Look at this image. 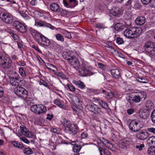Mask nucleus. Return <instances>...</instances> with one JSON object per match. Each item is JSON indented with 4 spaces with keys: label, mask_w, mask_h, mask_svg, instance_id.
Returning a JSON list of instances; mask_svg holds the SVG:
<instances>
[{
    "label": "nucleus",
    "mask_w": 155,
    "mask_h": 155,
    "mask_svg": "<svg viewBox=\"0 0 155 155\" xmlns=\"http://www.w3.org/2000/svg\"><path fill=\"white\" fill-rule=\"evenodd\" d=\"M61 122L64 127L65 130L67 132L70 131L74 135L77 134L78 131V127L74 124L65 118H63Z\"/></svg>",
    "instance_id": "obj_1"
},
{
    "label": "nucleus",
    "mask_w": 155,
    "mask_h": 155,
    "mask_svg": "<svg viewBox=\"0 0 155 155\" xmlns=\"http://www.w3.org/2000/svg\"><path fill=\"white\" fill-rule=\"evenodd\" d=\"M143 48L151 58L155 57V43L151 41H147L144 43Z\"/></svg>",
    "instance_id": "obj_2"
},
{
    "label": "nucleus",
    "mask_w": 155,
    "mask_h": 155,
    "mask_svg": "<svg viewBox=\"0 0 155 155\" xmlns=\"http://www.w3.org/2000/svg\"><path fill=\"white\" fill-rule=\"evenodd\" d=\"M12 65V60L6 55L5 53L0 51V65L3 68L8 69Z\"/></svg>",
    "instance_id": "obj_3"
},
{
    "label": "nucleus",
    "mask_w": 155,
    "mask_h": 155,
    "mask_svg": "<svg viewBox=\"0 0 155 155\" xmlns=\"http://www.w3.org/2000/svg\"><path fill=\"white\" fill-rule=\"evenodd\" d=\"M142 31L141 28L139 27H132L126 29L124 32V35L129 38H132V35L138 36Z\"/></svg>",
    "instance_id": "obj_4"
},
{
    "label": "nucleus",
    "mask_w": 155,
    "mask_h": 155,
    "mask_svg": "<svg viewBox=\"0 0 155 155\" xmlns=\"http://www.w3.org/2000/svg\"><path fill=\"white\" fill-rule=\"evenodd\" d=\"M79 69L81 70L80 71L79 70L78 71V74L79 75L86 76L92 75L94 74V73L88 70V65L87 62H83Z\"/></svg>",
    "instance_id": "obj_5"
},
{
    "label": "nucleus",
    "mask_w": 155,
    "mask_h": 155,
    "mask_svg": "<svg viewBox=\"0 0 155 155\" xmlns=\"http://www.w3.org/2000/svg\"><path fill=\"white\" fill-rule=\"evenodd\" d=\"M31 110L36 114H40L44 113L47 111L46 107L41 104L34 105L31 106Z\"/></svg>",
    "instance_id": "obj_6"
},
{
    "label": "nucleus",
    "mask_w": 155,
    "mask_h": 155,
    "mask_svg": "<svg viewBox=\"0 0 155 155\" xmlns=\"http://www.w3.org/2000/svg\"><path fill=\"white\" fill-rule=\"evenodd\" d=\"M13 28L17 31L21 33H25L27 29L25 26L21 22L18 21H15L13 24Z\"/></svg>",
    "instance_id": "obj_7"
},
{
    "label": "nucleus",
    "mask_w": 155,
    "mask_h": 155,
    "mask_svg": "<svg viewBox=\"0 0 155 155\" xmlns=\"http://www.w3.org/2000/svg\"><path fill=\"white\" fill-rule=\"evenodd\" d=\"M14 91L18 97L21 98H26L28 96V92L24 88L17 87L14 88Z\"/></svg>",
    "instance_id": "obj_8"
},
{
    "label": "nucleus",
    "mask_w": 155,
    "mask_h": 155,
    "mask_svg": "<svg viewBox=\"0 0 155 155\" xmlns=\"http://www.w3.org/2000/svg\"><path fill=\"white\" fill-rule=\"evenodd\" d=\"M0 17L2 20L6 24H11L13 21V16L10 14L2 12L0 15Z\"/></svg>",
    "instance_id": "obj_9"
},
{
    "label": "nucleus",
    "mask_w": 155,
    "mask_h": 155,
    "mask_svg": "<svg viewBox=\"0 0 155 155\" xmlns=\"http://www.w3.org/2000/svg\"><path fill=\"white\" fill-rule=\"evenodd\" d=\"M89 108L90 111L94 113H98L101 115L104 113V109L101 108L99 107L98 106L94 104L90 105Z\"/></svg>",
    "instance_id": "obj_10"
},
{
    "label": "nucleus",
    "mask_w": 155,
    "mask_h": 155,
    "mask_svg": "<svg viewBox=\"0 0 155 155\" xmlns=\"http://www.w3.org/2000/svg\"><path fill=\"white\" fill-rule=\"evenodd\" d=\"M132 142L131 139L129 138L122 139L119 142V146L121 148H123L130 145Z\"/></svg>",
    "instance_id": "obj_11"
},
{
    "label": "nucleus",
    "mask_w": 155,
    "mask_h": 155,
    "mask_svg": "<svg viewBox=\"0 0 155 155\" xmlns=\"http://www.w3.org/2000/svg\"><path fill=\"white\" fill-rule=\"evenodd\" d=\"M63 3L64 6L70 8L74 7L78 4L76 0H63Z\"/></svg>",
    "instance_id": "obj_12"
},
{
    "label": "nucleus",
    "mask_w": 155,
    "mask_h": 155,
    "mask_svg": "<svg viewBox=\"0 0 155 155\" xmlns=\"http://www.w3.org/2000/svg\"><path fill=\"white\" fill-rule=\"evenodd\" d=\"M30 32L36 41L38 43H40V39L42 35L40 34L37 31L32 28L30 29Z\"/></svg>",
    "instance_id": "obj_13"
},
{
    "label": "nucleus",
    "mask_w": 155,
    "mask_h": 155,
    "mask_svg": "<svg viewBox=\"0 0 155 155\" xmlns=\"http://www.w3.org/2000/svg\"><path fill=\"white\" fill-rule=\"evenodd\" d=\"M21 82L22 84L25 83L24 81L18 77L16 78L12 77L10 79V83L12 86H18L19 85V83Z\"/></svg>",
    "instance_id": "obj_14"
},
{
    "label": "nucleus",
    "mask_w": 155,
    "mask_h": 155,
    "mask_svg": "<svg viewBox=\"0 0 155 155\" xmlns=\"http://www.w3.org/2000/svg\"><path fill=\"white\" fill-rule=\"evenodd\" d=\"M136 137L139 140H144L147 139L148 136L147 132L141 130L136 134Z\"/></svg>",
    "instance_id": "obj_15"
},
{
    "label": "nucleus",
    "mask_w": 155,
    "mask_h": 155,
    "mask_svg": "<svg viewBox=\"0 0 155 155\" xmlns=\"http://www.w3.org/2000/svg\"><path fill=\"white\" fill-rule=\"evenodd\" d=\"M136 123V122H134L133 120H132L129 124V126L130 129L134 132H137L140 130V127Z\"/></svg>",
    "instance_id": "obj_16"
},
{
    "label": "nucleus",
    "mask_w": 155,
    "mask_h": 155,
    "mask_svg": "<svg viewBox=\"0 0 155 155\" xmlns=\"http://www.w3.org/2000/svg\"><path fill=\"white\" fill-rule=\"evenodd\" d=\"M69 64L76 69H79L80 68V65L79 62L78 58H76L75 56L74 57L72 60L69 62Z\"/></svg>",
    "instance_id": "obj_17"
},
{
    "label": "nucleus",
    "mask_w": 155,
    "mask_h": 155,
    "mask_svg": "<svg viewBox=\"0 0 155 155\" xmlns=\"http://www.w3.org/2000/svg\"><path fill=\"white\" fill-rule=\"evenodd\" d=\"M35 24L39 26L42 27L45 26L49 28L52 29H54V27L50 24L46 23L44 21H42L41 20H39L38 21H35Z\"/></svg>",
    "instance_id": "obj_18"
},
{
    "label": "nucleus",
    "mask_w": 155,
    "mask_h": 155,
    "mask_svg": "<svg viewBox=\"0 0 155 155\" xmlns=\"http://www.w3.org/2000/svg\"><path fill=\"white\" fill-rule=\"evenodd\" d=\"M50 8L51 10L55 12H62L63 9L60 8L59 5L56 3H53L51 4Z\"/></svg>",
    "instance_id": "obj_19"
},
{
    "label": "nucleus",
    "mask_w": 155,
    "mask_h": 155,
    "mask_svg": "<svg viewBox=\"0 0 155 155\" xmlns=\"http://www.w3.org/2000/svg\"><path fill=\"white\" fill-rule=\"evenodd\" d=\"M145 20L146 18L144 16L138 17L135 20L136 24L138 25H141L145 23Z\"/></svg>",
    "instance_id": "obj_20"
},
{
    "label": "nucleus",
    "mask_w": 155,
    "mask_h": 155,
    "mask_svg": "<svg viewBox=\"0 0 155 155\" xmlns=\"http://www.w3.org/2000/svg\"><path fill=\"white\" fill-rule=\"evenodd\" d=\"M111 74L115 78H118L121 77V75L119 70L117 69H114L110 71Z\"/></svg>",
    "instance_id": "obj_21"
},
{
    "label": "nucleus",
    "mask_w": 155,
    "mask_h": 155,
    "mask_svg": "<svg viewBox=\"0 0 155 155\" xmlns=\"http://www.w3.org/2000/svg\"><path fill=\"white\" fill-rule=\"evenodd\" d=\"M62 56L64 59L67 60L69 62L74 57L73 55H71L70 53L67 52H64L63 53Z\"/></svg>",
    "instance_id": "obj_22"
},
{
    "label": "nucleus",
    "mask_w": 155,
    "mask_h": 155,
    "mask_svg": "<svg viewBox=\"0 0 155 155\" xmlns=\"http://www.w3.org/2000/svg\"><path fill=\"white\" fill-rule=\"evenodd\" d=\"M41 40V42H40L42 43L44 45L48 46L50 44V41L49 39L46 38L44 35H42L41 37L40 40Z\"/></svg>",
    "instance_id": "obj_23"
},
{
    "label": "nucleus",
    "mask_w": 155,
    "mask_h": 155,
    "mask_svg": "<svg viewBox=\"0 0 155 155\" xmlns=\"http://www.w3.org/2000/svg\"><path fill=\"white\" fill-rule=\"evenodd\" d=\"M73 83L78 86L79 88L81 89L85 88L86 87L84 83L80 80L78 81L74 80L73 81Z\"/></svg>",
    "instance_id": "obj_24"
},
{
    "label": "nucleus",
    "mask_w": 155,
    "mask_h": 155,
    "mask_svg": "<svg viewBox=\"0 0 155 155\" xmlns=\"http://www.w3.org/2000/svg\"><path fill=\"white\" fill-rule=\"evenodd\" d=\"M153 103L151 101H147L145 104V106L147 110L149 111L152 110L153 108Z\"/></svg>",
    "instance_id": "obj_25"
},
{
    "label": "nucleus",
    "mask_w": 155,
    "mask_h": 155,
    "mask_svg": "<svg viewBox=\"0 0 155 155\" xmlns=\"http://www.w3.org/2000/svg\"><path fill=\"white\" fill-rule=\"evenodd\" d=\"M124 28V26L122 24L118 23L114 25V29L118 31H122Z\"/></svg>",
    "instance_id": "obj_26"
},
{
    "label": "nucleus",
    "mask_w": 155,
    "mask_h": 155,
    "mask_svg": "<svg viewBox=\"0 0 155 155\" xmlns=\"http://www.w3.org/2000/svg\"><path fill=\"white\" fill-rule=\"evenodd\" d=\"M120 10L119 8H117L114 9H112L110 10V13L112 15L114 16L118 15L120 13Z\"/></svg>",
    "instance_id": "obj_27"
},
{
    "label": "nucleus",
    "mask_w": 155,
    "mask_h": 155,
    "mask_svg": "<svg viewBox=\"0 0 155 155\" xmlns=\"http://www.w3.org/2000/svg\"><path fill=\"white\" fill-rule=\"evenodd\" d=\"M54 104L60 108H64L65 106L62 103L61 101L59 99H56L54 101Z\"/></svg>",
    "instance_id": "obj_28"
},
{
    "label": "nucleus",
    "mask_w": 155,
    "mask_h": 155,
    "mask_svg": "<svg viewBox=\"0 0 155 155\" xmlns=\"http://www.w3.org/2000/svg\"><path fill=\"white\" fill-rule=\"evenodd\" d=\"M139 115L140 117L145 119H147L149 116V114H148L143 111L139 112Z\"/></svg>",
    "instance_id": "obj_29"
},
{
    "label": "nucleus",
    "mask_w": 155,
    "mask_h": 155,
    "mask_svg": "<svg viewBox=\"0 0 155 155\" xmlns=\"http://www.w3.org/2000/svg\"><path fill=\"white\" fill-rule=\"evenodd\" d=\"M109 141L103 137L100 138L99 141H98V144H102V146L104 147L106 144L109 142Z\"/></svg>",
    "instance_id": "obj_30"
},
{
    "label": "nucleus",
    "mask_w": 155,
    "mask_h": 155,
    "mask_svg": "<svg viewBox=\"0 0 155 155\" xmlns=\"http://www.w3.org/2000/svg\"><path fill=\"white\" fill-rule=\"evenodd\" d=\"M23 152L26 155H30L32 154L33 152L31 149L29 148H25L23 150Z\"/></svg>",
    "instance_id": "obj_31"
},
{
    "label": "nucleus",
    "mask_w": 155,
    "mask_h": 155,
    "mask_svg": "<svg viewBox=\"0 0 155 155\" xmlns=\"http://www.w3.org/2000/svg\"><path fill=\"white\" fill-rule=\"evenodd\" d=\"M20 128L21 132L23 135H25V134H26V133H27L28 131L27 130V129L25 126L22 125L20 126Z\"/></svg>",
    "instance_id": "obj_32"
},
{
    "label": "nucleus",
    "mask_w": 155,
    "mask_h": 155,
    "mask_svg": "<svg viewBox=\"0 0 155 155\" xmlns=\"http://www.w3.org/2000/svg\"><path fill=\"white\" fill-rule=\"evenodd\" d=\"M56 39L58 41L61 42H63L64 41V39L63 36L60 34H58L55 35Z\"/></svg>",
    "instance_id": "obj_33"
},
{
    "label": "nucleus",
    "mask_w": 155,
    "mask_h": 155,
    "mask_svg": "<svg viewBox=\"0 0 155 155\" xmlns=\"http://www.w3.org/2000/svg\"><path fill=\"white\" fill-rule=\"evenodd\" d=\"M94 93H95L97 94H98L100 93H104L106 94V91L103 89H97L96 90H92Z\"/></svg>",
    "instance_id": "obj_34"
},
{
    "label": "nucleus",
    "mask_w": 155,
    "mask_h": 155,
    "mask_svg": "<svg viewBox=\"0 0 155 155\" xmlns=\"http://www.w3.org/2000/svg\"><path fill=\"white\" fill-rule=\"evenodd\" d=\"M26 133V134L24 135L25 136L29 138H32L34 139L35 137V136L33 133L28 131Z\"/></svg>",
    "instance_id": "obj_35"
},
{
    "label": "nucleus",
    "mask_w": 155,
    "mask_h": 155,
    "mask_svg": "<svg viewBox=\"0 0 155 155\" xmlns=\"http://www.w3.org/2000/svg\"><path fill=\"white\" fill-rule=\"evenodd\" d=\"M81 147L80 145H75L73 147V149L74 152L78 153L81 149Z\"/></svg>",
    "instance_id": "obj_36"
},
{
    "label": "nucleus",
    "mask_w": 155,
    "mask_h": 155,
    "mask_svg": "<svg viewBox=\"0 0 155 155\" xmlns=\"http://www.w3.org/2000/svg\"><path fill=\"white\" fill-rule=\"evenodd\" d=\"M134 102L135 103H138L141 100L140 96H135L133 98Z\"/></svg>",
    "instance_id": "obj_37"
},
{
    "label": "nucleus",
    "mask_w": 155,
    "mask_h": 155,
    "mask_svg": "<svg viewBox=\"0 0 155 155\" xmlns=\"http://www.w3.org/2000/svg\"><path fill=\"white\" fill-rule=\"evenodd\" d=\"M100 105L104 109H107L108 107V105L107 103H106L105 102L101 101L100 102Z\"/></svg>",
    "instance_id": "obj_38"
},
{
    "label": "nucleus",
    "mask_w": 155,
    "mask_h": 155,
    "mask_svg": "<svg viewBox=\"0 0 155 155\" xmlns=\"http://www.w3.org/2000/svg\"><path fill=\"white\" fill-rule=\"evenodd\" d=\"M149 146L150 147L148 148V152L150 155H152L154 152L155 147H153V146Z\"/></svg>",
    "instance_id": "obj_39"
},
{
    "label": "nucleus",
    "mask_w": 155,
    "mask_h": 155,
    "mask_svg": "<svg viewBox=\"0 0 155 155\" xmlns=\"http://www.w3.org/2000/svg\"><path fill=\"white\" fill-rule=\"evenodd\" d=\"M19 72L20 75L23 77H25L26 76L25 73L24 69L22 68H20L19 69Z\"/></svg>",
    "instance_id": "obj_40"
},
{
    "label": "nucleus",
    "mask_w": 155,
    "mask_h": 155,
    "mask_svg": "<svg viewBox=\"0 0 155 155\" xmlns=\"http://www.w3.org/2000/svg\"><path fill=\"white\" fill-rule=\"evenodd\" d=\"M45 66L46 68L49 70H51V68L57 69V68L54 65L50 64L48 63H46L45 64Z\"/></svg>",
    "instance_id": "obj_41"
},
{
    "label": "nucleus",
    "mask_w": 155,
    "mask_h": 155,
    "mask_svg": "<svg viewBox=\"0 0 155 155\" xmlns=\"http://www.w3.org/2000/svg\"><path fill=\"white\" fill-rule=\"evenodd\" d=\"M116 40L117 43L118 45L122 44H123L124 42L123 39L120 37H117Z\"/></svg>",
    "instance_id": "obj_42"
},
{
    "label": "nucleus",
    "mask_w": 155,
    "mask_h": 155,
    "mask_svg": "<svg viewBox=\"0 0 155 155\" xmlns=\"http://www.w3.org/2000/svg\"><path fill=\"white\" fill-rule=\"evenodd\" d=\"M63 34L65 35V37L69 38H72L71 33L70 32L68 31H65L63 33Z\"/></svg>",
    "instance_id": "obj_43"
},
{
    "label": "nucleus",
    "mask_w": 155,
    "mask_h": 155,
    "mask_svg": "<svg viewBox=\"0 0 155 155\" xmlns=\"http://www.w3.org/2000/svg\"><path fill=\"white\" fill-rule=\"evenodd\" d=\"M127 100L130 103V105H132L133 104V99L131 97H128L127 98Z\"/></svg>",
    "instance_id": "obj_44"
},
{
    "label": "nucleus",
    "mask_w": 155,
    "mask_h": 155,
    "mask_svg": "<svg viewBox=\"0 0 155 155\" xmlns=\"http://www.w3.org/2000/svg\"><path fill=\"white\" fill-rule=\"evenodd\" d=\"M152 0H141L142 3L144 5H147L150 3Z\"/></svg>",
    "instance_id": "obj_45"
},
{
    "label": "nucleus",
    "mask_w": 155,
    "mask_h": 155,
    "mask_svg": "<svg viewBox=\"0 0 155 155\" xmlns=\"http://www.w3.org/2000/svg\"><path fill=\"white\" fill-rule=\"evenodd\" d=\"M137 80L139 82L143 83H146L148 82L147 80H146L143 78H139L138 79H137Z\"/></svg>",
    "instance_id": "obj_46"
},
{
    "label": "nucleus",
    "mask_w": 155,
    "mask_h": 155,
    "mask_svg": "<svg viewBox=\"0 0 155 155\" xmlns=\"http://www.w3.org/2000/svg\"><path fill=\"white\" fill-rule=\"evenodd\" d=\"M96 27L97 28H99L100 29L104 28H105L103 24L99 23L96 24Z\"/></svg>",
    "instance_id": "obj_47"
},
{
    "label": "nucleus",
    "mask_w": 155,
    "mask_h": 155,
    "mask_svg": "<svg viewBox=\"0 0 155 155\" xmlns=\"http://www.w3.org/2000/svg\"><path fill=\"white\" fill-rule=\"evenodd\" d=\"M139 94L142 95V98H143V99L145 100L147 97V94L146 92L144 91H140L139 92Z\"/></svg>",
    "instance_id": "obj_48"
},
{
    "label": "nucleus",
    "mask_w": 155,
    "mask_h": 155,
    "mask_svg": "<svg viewBox=\"0 0 155 155\" xmlns=\"http://www.w3.org/2000/svg\"><path fill=\"white\" fill-rule=\"evenodd\" d=\"M113 96V93L110 92L109 93H108L106 95V97L107 99H110L112 98Z\"/></svg>",
    "instance_id": "obj_49"
},
{
    "label": "nucleus",
    "mask_w": 155,
    "mask_h": 155,
    "mask_svg": "<svg viewBox=\"0 0 155 155\" xmlns=\"http://www.w3.org/2000/svg\"><path fill=\"white\" fill-rule=\"evenodd\" d=\"M151 118L152 121L155 123V109L152 113Z\"/></svg>",
    "instance_id": "obj_50"
},
{
    "label": "nucleus",
    "mask_w": 155,
    "mask_h": 155,
    "mask_svg": "<svg viewBox=\"0 0 155 155\" xmlns=\"http://www.w3.org/2000/svg\"><path fill=\"white\" fill-rule=\"evenodd\" d=\"M147 130L149 132L155 134V128H148L147 129Z\"/></svg>",
    "instance_id": "obj_51"
},
{
    "label": "nucleus",
    "mask_w": 155,
    "mask_h": 155,
    "mask_svg": "<svg viewBox=\"0 0 155 155\" xmlns=\"http://www.w3.org/2000/svg\"><path fill=\"white\" fill-rule=\"evenodd\" d=\"M134 112V110L133 108H130L127 110V113L129 115L132 114Z\"/></svg>",
    "instance_id": "obj_52"
},
{
    "label": "nucleus",
    "mask_w": 155,
    "mask_h": 155,
    "mask_svg": "<svg viewBox=\"0 0 155 155\" xmlns=\"http://www.w3.org/2000/svg\"><path fill=\"white\" fill-rule=\"evenodd\" d=\"M67 87L69 90L72 91H75V88L74 86L72 84H68L67 85Z\"/></svg>",
    "instance_id": "obj_53"
},
{
    "label": "nucleus",
    "mask_w": 155,
    "mask_h": 155,
    "mask_svg": "<svg viewBox=\"0 0 155 155\" xmlns=\"http://www.w3.org/2000/svg\"><path fill=\"white\" fill-rule=\"evenodd\" d=\"M39 84L40 85L42 84L45 87H48L47 83L42 79L40 80Z\"/></svg>",
    "instance_id": "obj_54"
},
{
    "label": "nucleus",
    "mask_w": 155,
    "mask_h": 155,
    "mask_svg": "<svg viewBox=\"0 0 155 155\" xmlns=\"http://www.w3.org/2000/svg\"><path fill=\"white\" fill-rule=\"evenodd\" d=\"M105 146L107 147L109 149H111L113 147L112 144L110 143L109 141L105 145L104 147Z\"/></svg>",
    "instance_id": "obj_55"
},
{
    "label": "nucleus",
    "mask_w": 155,
    "mask_h": 155,
    "mask_svg": "<svg viewBox=\"0 0 155 155\" xmlns=\"http://www.w3.org/2000/svg\"><path fill=\"white\" fill-rule=\"evenodd\" d=\"M88 136V134L85 133L83 132L81 134V139H85Z\"/></svg>",
    "instance_id": "obj_56"
},
{
    "label": "nucleus",
    "mask_w": 155,
    "mask_h": 155,
    "mask_svg": "<svg viewBox=\"0 0 155 155\" xmlns=\"http://www.w3.org/2000/svg\"><path fill=\"white\" fill-rule=\"evenodd\" d=\"M98 78L101 79H105L104 76L103 74L99 73L97 74Z\"/></svg>",
    "instance_id": "obj_57"
},
{
    "label": "nucleus",
    "mask_w": 155,
    "mask_h": 155,
    "mask_svg": "<svg viewBox=\"0 0 155 155\" xmlns=\"http://www.w3.org/2000/svg\"><path fill=\"white\" fill-rule=\"evenodd\" d=\"M144 147V144H140V145H136V147L137 148H138L140 150H142V148Z\"/></svg>",
    "instance_id": "obj_58"
},
{
    "label": "nucleus",
    "mask_w": 155,
    "mask_h": 155,
    "mask_svg": "<svg viewBox=\"0 0 155 155\" xmlns=\"http://www.w3.org/2000/svg\"><path fill=\"white\" fill-rule=\"evenodd\" d=\"M56 74L58 76L61 77L62 78H65L64 75L61 72H58L56 73Z\"/></svg>",
    "instance_id": "obj_59"
},
{
    "label": "nucleus",
    "mask_w": 155,
    "mask_h": 155,
    "mask_svg": "<svg viewBox=\"0 0 155 155\" xmlns=\"http://www.w3.org/2000/svg\"><path fill=\"white\" fill-rule=\"evenodd\" d=\"M134 122H136L137 124H136L138 126L140 127V125H141V120L139 119H135L133 120Z\"/></svg>",
    "instance_id": "obj_60"
},
{
    "label": "nucleus",
    "mask_w": 155,
    "mask_h": 155,
    "mask_svg": "<svg viewBox=\"0 0 155 155\" xmlns=\"http://www.w3.org/2000/svg\"><path fill=\"white\" fill-rule=\"evenodd\" d=\"M15 147L18 148L19 149H21L24 148V146L21 143L19 142L17 144V146H16Z\"/></svg>",
    "instance_id": "obj_61"
},
{
    "label": "nucleus",
    "mask_w": 155,
    "mask_h": 155,
    "mask_svg": "<svg viewBox=\"0 0 155 155\" xmlns=\"http://www.w3.org/2000/svg\"><path fill=\"white\" fill-rule=\"evenodd\" d=\"M47 117L46 119L49 120H51L52 118L53 117V114L50 115V114H48L47 115Z\"/></svg>",
    "instance_id": "obj_62"
},
{
    "label": "nucleus",
    "mask_w": 155,
    "mask_h": 155,
    "mask_svg": "<svg viewBox=\"0 0 155 155\" xmlns=\"http://www.w3.org/2000/svg\"><path fill=\"white\" fill-rule=\"evenodd\" d=\"M4 94V91L2 87L0 86V97H2Z\"/></svg>",
    "instance_id": "obj_63"
},
{
    "label": "nucleus",
    "mask_w": 155,
    "mask_h": 155,
    "mask_svg": "<svg viewBox=\"0 0 155 155\" xmlns=\"http://www.w3.org/2000/svg\"><path fill=\"white\" fill-rule=\"evenodd\" d=\"M19 142L16 141H11V143L15 147L17 146V144L19 143Z\"/></svg>",
    "instance_id": "obj_64"
}]
</instances>
